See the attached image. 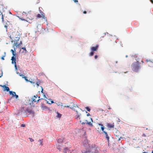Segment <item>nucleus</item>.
<instances>
[{"instance_id":"1","label":"nucleus","mask_w":153,"mask_h":153,"mask_svg":"<svg viewBox=\"0 0 153 153\" xmlns=\"http://www.w3.org/2000/svg\"><path fill=\"white\" fill-rule=\"evenodd\" d=\"M21 35L22 33L20 31L15 30L9 36L10 39L14 41V45L17 48H19L20 46L22 44L21 41H20L19 43L17 42L19 40Z\"/></svg>"},{"instance_id":"2","label":"nucleus","mask_w":153,"mask_h":153,"mask_svg":"<svg viewBox=\"0 0 153 153\" xmlns=\"http://www.w3.org/2000/svg\"><path fill=\"white\" fill-rule=\"evenodd\" d=\"M134 58L136 60V61H134V71L137 72L141 68V63L143 64V62L142 59L140 58L139 55H135Z\"/></svg>"},{"instance_id":"3","label":"nucleus","mask_w":153,"mask_h":153,"mask_svg":"<svg viewBox=\"0 0 153 153\" xmlns=\"http://www.w3.org/2000/svg\"><path fill=\"white\" fill-rule=\"evenodd\" d=\"M26 110V105H23L21 106L20 109L18 112V114H27Z\"/></svg>"},{"instance_id":"4","label":"nucleus","mask_w":153,"mask_h":153,"mask_svg":"<svg viewBox=\"0 0 153 153\" xmlns=\"http://www.w3.org/2000/svg\"><path fill=\"white\" fill-rule=\"evenodd\" d=\"M11 51L12 52L13 56L11 60H12V64H14V66L16 70H17V65L16 63V59L15 57H14V56L16 55V53L14 52V51L13 49L11 50Z\"/></svg>"},{"instance_id":"5","label":"nucleus","mask_w":153,"mask_h":153,"mask_svg":"<svg viewBox=\"0 0 153 153\" xmlns=\"http://www.w3.org/2000/svg\"><path fill=\"white\" fill-rule=\"evenodd\" d=\"M33 13L31 11H30L27 12V18L30 20H32L34 18Z\"/></svg>"},{"instance_id":"6","label":"nucleus","mask_w":153,"mask_h":153,"mask_svg":"<svg viewBox=\"0 0 153 153\" xmlns=\"http://www.w3.org/2000/svg\"><path fill=\"white\" fill-rule=\"evenodd\" d=\"M27 114L29 113L30 114L34 115V112L32 110L31 107H28L26 108V110Z\"/></svg>"},{"instance_id":"7","label":"nucleus","mask_w":153,"mask_h":153,"mask_svg":"<svg viewBox=\"0 0 153 153\" xmlns=\"http://www.w3.org/2000/svg\"><path fill=\"white\" fill-rule=\"evenodd\" d=\"M99 148L95 145H94L92 146V150H94L95 151V153H98V150L99 149Z\"/></svg>"},{"instance_id":"8","label":"nucleus","mask_w":153,"mask_h":153,"mask_svg":"<svg viewBox=\"0 0 153 153\" xmlns=\"http://www.w3.org/2000/svg\"><path fill=\"white\" fill-rule=\"evenodd\" d=\"M36 17L37 18H40L42 17L43 19H44L45 21L46 22L47 21V18L46 17H45L44 14H42L41 15L38 14L36 16Z\"/></svg>"},{"instance_id":"9","label":"nucleus","mask_w":153,"mask_h":153,"mask_svg":"<svg viewBox=\"0 0 153 153\" xmlns=\"http://www.w3.org/2000/svg\"><path fill=\"white\" fill-rule=\"evenodd\" d=\"M106 126L110 130L111 129L114 128V123L112 124H111L110 123H108L106 125Z\"/></svg>"},{"instance_id":"10","label":"nucleus","mask_w":153,"mask_h":153,"mask_svg":"<svg viewBox=\"0 0 153 153\" xmlns=\"http://www.w3.org/2000/svg\"><path fill=\"white\" fill-rule=\"evenodd\" d=\"M119 134H120V133L119 131L116 132L115 134V135L118 138V141H120V138H122V137L121 136H119Z\"/></svg>"},{"instance_id":"11","label":"nucleus","mask_w":153,"mask_h":153,"mask_svg":"<svg viewBox=\"0 0 153 153\" xmlns=\"http://www.w3.org/2000/svg\"><path fill=\"white\" fill-rule=\"evenodd\" d=\"M99 47L98 45H96L95 47H92L91 48L92 51H97V50Z\"/></svg>"},{"instance_id":"12","label":"nucleus","mask_w":153,"mask_h":153,"mask_svg":"<svg viewBox=\"0 0 153 153\" xmlns=\"http://www.w3.org/2000/svg\"><path fill=\"white\" fill-rule=\"evenodd\" d=\"M1 86L3 88H4V91H9H9H10V89L8 87L6 86L5 85H4L3 86L1 85Z\"/></svg>"},{"instance_id":"13","label":"nucleus","mask_w":153,"mask_h":153,"mask_svg":"<svg viewBox=\"0 0 153 153\" xmlns=\"http://www.w3.org/2000/svg\"><path fill=\"white\" fill-rule=\"evenodd\" d=\"M23 78H24L25 79V81L27 82H30L32 84H34L35 83V82H33V81H29L27 79V77L26 76H24L23 77Z\"/></svg>"},{"instance_id":"14","label":"nucleus","mask_w":153,"mask_h":153,"mask_svg":"<svg viewBox=\"0 0 153 153\" xmlns=\"http://www.w3.org/2000/svg\"><path fill=\"white\" fill-rule=\"evenodd\" d=\"M103 133L105 134V137L107 139V140H108V141H109V137L108 136V134H107V132L105 131H103Z\"/></svg>"},{"instance_id":"15","label":"nucleus","mask_w":153,"mask_h":153,"mask_svg":"<svg viewBox=\"0 0 153 153\" xmlns=\"http://www.w3.org/2000/svg\"><path fill=\"white\" fill-rule=\"evenodd\" d=\"M70 152H70V150H69L67 148H65V149H64V153H70Z\"/></svg>"},{"instance_id":"16","label":"nucleus","mask_w":153,"mask_h":153,"mask_svg":"<svg viewBox=\"0 0 153 153\" xmlns=\"http://www.w3.org/2000/svg\"><path fill=\"white\" fill-rule=\"evenodd\" d=\"M47 103L48 104H51L54 103V102L53 100H52L51 99H49L48 101H47Z\"/></svg>"},{"instance_id":"17","label":"nucleus","mask_w":153,"mask_h":153,"mask_svg":"<svg viewBox=\"0 0 153 153\" xmlns=\"http://www.w3.org/2000/svg\"><path fill=\"white\" fill-rule=\"evenodd\" d=\"M36 81H35V82L34 81V80H33V82H35V83H36V85H37V87H38V86H39V84H40V83L39 82H38V81H39L38 79L36 78Z\"/></svg>"},{"instance_id":"18","label":"nucleus","mask_w":153,"mask_h":153,"mask_svg":"<svg viewBox=\"0 0 153 153\" xmlns=\"http://www.w3.org/2000/svg\"><path fill=\"white\" fill-rule=\"evenodd\" d=\"M43 100V99L41 98L40 99H39L38 100H36L35 99H33L32 102H38L40 100Z\"/></svg>"},{"instance_id":"19","label":"nucleus","mask_w":153,"mask_h":153,"mask_svg":"<svg viewBox=\"0 0 153 153\" xmlns=\"http://www.w3.org/2000/svg\"><path fill=\"white\" fill-rule=\"evenodd\" d=\"M9 94L10 95H12L13 97H15V95L16 94V93L15 92L12 91H9Z\"/></svg>"},{"instance_id":"20","label":"nucleus","mask_w":153,"mask_h":153,"mask_svg":"<svg viewBox=\"0 0 153 153\" xmlns=\"http://www.w3.org/2000/svg\"><path fill=\"white\" fill-rule=\"evenodd\" d=\"M98 125L99 126H101V129L103 131H103H104V126H103V125L100 124H99V123L98 124Z\"/></svg>"},{"instance_id":"21","label":"nucleus","mask_w":153,"mask_h":153,"mask_svg":"<svg viewBox=\"0 0 153 153\" xmlns=\"http://www.w3.org/2000/svg\"><path fill=\"white\" fill-rule=\"evenodd\" d=\"M56 104L58 105V106H62V107H63V104L62 103L60 102H58L57 103H56Z\"/></svg>"},{"instance_id":"22","label":"nucleus","mask_w":153,"mask_h":153,"mask_svg":"<svg viewBox=\"0 0 153 153\" xmlns=\"http://www.w3.org/2000/svg\"><path fill=\"white\" fill-rule=\"evenodd\" d=\"M1 15V19H2V22H3L4 21V16H3V15L2 14V12H1L0 11V16Z\"/></svg>"},{"instance_id":"23","label":"nucleus","mask_w":153,"mask_h":153,"mask_svg":"<svg viewBox=\"0 0 153 153\" xmlns=\"http://www.w3.org/2000/svg\"><path fill=\"white\" fill-rule=\"evenodd\" d=\"M27 13V12H23L22 13V16H25L26 17Z\"/></svg>"},{"instance_id":"24","label":"nucleus","mask_w":153,"mask_h":153,"mask_svg":"<svg viewBox=\"0 0 153 153\" xmlns=\"http://www.w3.org/2000/svg\"><path fill=\"white\" fill-rule=\"evenodd\" d=\"M57 142L58 143H61L62 142V140L61 139H59L58 140Z\"/></svg>"},{"instance_id":"25","label":"nucleus","mask_w":153,"mask_h":153,"mask_svg":"<svg viewBox=\"0 0 153 153\" xmlns=\"http://www.w3.org/2000/svg\"><path fill=\"white\" fill-rule=\"evenodd\" d=\"M85 121L87 122V123H86V124H88L89 125L92 126V124L91 122H87V120H86Z\"/></svg>"},{"instance_id":"26","label":"nucleus","mask_w":153,"mask_h":153,"mask_svg":"<svg viewBox=\"0 0 153 153\" xmlns=\"http://www.w3.org/2000/svg\"><path fill=\"white\" fill-rule=\"evenodd\" d=\"M22 49L24 51L23 52V53H24V52L26 53L27 52V50H26L25 48L22 47Z\"/></svg>"},{"instance_id":"27","label":"nucleus","mask_w":153,"mask_h":153,"mask_svg":"<svg viewBox=\"0 0 153 153\" xmlns=\"http://www.w3.org/2000/svg\"><path fill=\"white\" fill-rule=\"evenodd\" d=\"M94 51H92L91 52L89 53V55L90 56H93L94 55Z\"/></svg>"},{"instance_id":"28","label":"nucleus","mask_w":153,"mask_h":153,"mask_svg":"<svg viewBox=\"0 0 153 153\" xmlns=\"http://www.w3.org/2000/svg\"><path fill=\"white\" fill-rule=\"evenodd\" d=\"M82 152L83 153H90V152L87 151H83Z\"/></svg>"},{"instance_id":"29","label":"nucleus","mask_w":153,"mask_h":153,"mask_svg":"<svg viewBox=\"0 0 153 153\" xmlns=\"http://www.w3.org/2000/svg\"><path fill=\"white\" fill-rule=\"evenodd\" d=\"M86 109L88 111H90V109L89 107H86Z\"/></svg>"},{"instance_id":"30","label":"nucleus","mask_w":153,"mask_h":153,"mask_svg":"<svg viewBox=\"0 0 153 153\" xmlns=\"http://www.w3.org/2000/svg\"><path fill=\"white\" fill-rule=\"evenodd\" d=\"M70 107V106H68V105H64V106H63V107H62V108H64L65 107Z\"/></svg>"},{"instance_id":"31","label":"nucleus","mask_w":153,"mask_h":153,"mask_svg":"<svg viewBox=\"0 0 153 153\" xmlns=\"http://www.w3.org/2000/svg\"><path fill=\"white\" fill-rule=\"evenodd\" d=\"M76 112H77V115H76V116H77V118H79L80 119V118L79 117V114L78 113V112L77 111H76Z\"/></svg>"},{"instance_id":"32","label":"nucleus","mask_w":153,"mask_h":153,"mask_svg":"<svg viewBox=\"0 0 153 153\" xmlns=\"http://www.w3.org/2000/svg\"><path fill=\"white\" fill-rule=\"evenodd\" d=\"M3 4L2 0H0V5H3Z\"/></svg>"},{"instance_id":"33","label":"nucleus","mask_w":153,"mask_h":153,"mask_svg":"<svg viewBox=\"0 0 153 153\" xmlns=\"http://www.w3.org/2000/svg\"><path fill=\"white\" fill-rule=\"evenodd\" d=\"M21 126L22 127H25V124H22L21 125Z\"/></svg>"},{"instance_id":"34","label":"nucleus","mask_w":153,"mask_h":153,"mask_svg":"<svg viewBox=\"0 0 153 153\" xmlns=\"http://www.w3.org/2000/svg\"><path fill=\"white\" fill-rule=\"evenodd\" d=\"M39 141L40 142V145H42V140H39Z\"/></svg>"},{"instance_id":"35","label":"nucleus","mask_w":153,"mask_h":153,"mask_svg":"<svg viewBox=\"0 0 153 153\" xmlns=\"http://www.w3.org/2000/svg\"><path fill=\"white\" fill-rule=\"evenodd\" d=\"M3 75V72L1 70V73L0 74V77H1Z\"/></svg>"},{"instance_id":"36","label":"nucleus","mask_w":153,"mask_h":153,"mask_svg":"<svg viewBox=\"0 0 153 153\" xmlns=\"http://www.w3.org/2000/svg\"><path fill=\"white\" fill-rule=\"evenodd\" d=\"M58 117H60L61 116V114L59 113H58Z\"/></svg>"},{"instance_id":"37","label":"nucleus","mask_w":153,"mask_h":153,"mask_svg":"<svg viewBox=\"0 0 153 153\" xmlns=\"http://www.w3.org/2000/svg\"><path fill=\"white\" fill-rule=\"evenodd\" d=\"M29 139L31 142H33L34 141V140L31 138H29Z\"/></svg>"},{"instance_id":"38","label":"nucleus","mask_w":153,"mask_h":153,"mask_svg":"<svg viewBox=\"0 0 153 153\" xmlns=\"http://www.w3.org/2000/svg\"><path fill=\"white\" fill-rule=\"evenodd\" d=\"M15 97H16V98L17 99L18 97V96L16 94L15 95Z\"/></svg>"},{"instance_id":"39","label":"nucleus","mask_w":153,"mask_h":153,"mask_svg":"<svg viewBox=\"0 0 153 153\" xmlns=\"http://www.w3.org/2000/svg\"><path fill=\"white\" fill-rule=\"evenodd\" d=\"M20 19L22 20L25 21V19L23 17H22V18H20Z\"/></svg>"},{"instance_id":"40","label":"nucleus","mask_w":153,"mask_h":153,"mask_svg":"<svg viewBox=\"0 0 153 153\" xmlns=\"http://www.w3.org/2000/svg\"><path fill=\"white\" fill-rule=\"evenodd\" d=\"M97 55H95L94 56V58L95 59H97Z\"/></svg>"},{"instance_id":"41","label":"nucleus","mask_w":153,"mask_h":153,"mask_svg":"<svg viewBox=\"0 0 153 153\" xmlns=\"http://www.w3.org/2000/svg\"><path fill=\"white\" fill-rule=\"evenodd\" d=\"M4 56H2L1 58V59L3 60H4Z\"/></svg>"},{"instance_id":"42","label":"nucleus","mask_w":153,"mask_h":153,"mask_svg":"<svg viewBox=\"0 0 153 153\" xmlns=\"http://www.w3.org/2000/svg\"><path fill=\"white\" fill-rule=\"evenodd\" d=\"M40 13H41V14H44V13L43 12H42L41 10H40Z\"/></svg>"},{"instance_id":"43","label":"nucleus","mask_w":153,"mask_h":153,"mask_svg":"<svg viewBox=\"0 0 153 153\" xmlns=\"http://www.w3.org/2000/svg\"><path fill=\"white\" fill-rule=\"evenodd\" d=\"M34 97L36 98H37L38 96L37 95H36V96H34Z\"/></svg>"},{"instance_id":"44","label":"nucleus","mask_w":153,"mask_h":153,"mask_svg":"<svg viewBox=\"0 0 153 153\" xmlns=\"http://www.w3.org/2000/svg\"><path fill=\"white\" fill-rule=\"evenodd\" d=\"M74 1L75 2H77L78 1L77 0H74Z\"/></svg>"},{"instance_id":"45","label":"nucleus","mask_w":153,"mask_h":153,"mask_svg":"<svg viewBox=\"0 0 153 153\" xmlns=\"http://www.w3.org/2000/svg\"><path fill=\"white\" fill-rule=\"evenodd\" d=\"M142 136H144V137H146V135L145 134H143V135H142Z\"/></svg>"},{"instance_id":"46","label":"nucleus","mask_w":153,"mask_h":153,"mask_svg":"<svg viewBox=\"0 0 153 153\" xmlns=\"http://www.w3.org/2000/svg\"><path fill=\"white\" fill-rule=\"evenodd\" d=\"M20 76H22V78H23V77L24 76H24L23 74H21L20 75Z\"/></svg>"},{"instance_id":"47","label":"nucleus","mask_w":153,"mask_h":153,"mask_svg":"<svg viewBox=\"0 0 153 153\" xmlns=\"http://www.w3.org/2000/svg\"><path fill=\"white\" fill-rule=\"evenodd\" d=\"M83 13H84V14H86V13H87V12L86 11H84L83 12Z\"/></svg>"},{"instance_id":"48","label":"nucleus","mask_w":153,"mask_h":153,"mask_svg":"<svg viewBox=\"0 0 153 153\" xmlns=\"http://www.w3.org/2000/svg\"><path fill=\"white\" fill-rule=\"evenodd\" d=\"M42 90L41 91V92L42 93H43V88L42 87Z\"/></svg>"},{"instance_id":"49","label":"nucleus","mask_w":153,"mask_h":153,"mask_svg":"<svg viewBox=\"0 0 153 153\" xmlns=\"http://www.w3.org/2000/svg\"><path fill=\"white\" fill-rule=\"evenodd\" d=\"M150 1L153 4V0H150Z\"/></svg>"},{"instance_id":"50","label":"nucleus","mask_w":153,"mask_h":153,"mask_svg":"<svg viewBox=\"0 0 153 153\" xmlns=\"http://www.w3.org/2000/svg\"><path fill=\"white\" fill-rule=\"evenodd\" d=\"M108 109H111V108L109 106L108 108Z\"/></svg>"},{"instance_id":"51","label":"nucleus","mask_w":153,"mask_h":153,"mask_svg":"<svg viewBox=\"0 0 153 153\" xmlns=\"http://www.w3.org/2000/svg\"><path fill=\"white\" fill-rule=\"evenodd\" d=\"M85 123H84V122H82V125L85 124Z\"/></svg>"},{"instance_id":"52","label":"nucleus","mask_w":153,"mask_h":153,"mask_svg":"<svg viewBox=\"0 0 153 153\" xmlns=\"http://www.w3.org/2000/svg\"><path fill=\"white\" fill-rule=\"evenodd\" d=\"M11 99H11H9V100H8V102H9V101H10V100Z\"/></svg>"},{"instance_id":"53","label":"nucleus","mask_w":153,"mask_h":153,"mask_svg":"<svg viewBox=\"0 0 153 153\" xmlns=\"http://www.w3.org/2000/svg\"><path fill=\"white\" fill-rule=\"evenodd\" d=\"M87 115V116H90V114H89V113H88Z\"/></svg>"},{"instance_id":"54","label":"nucleus","mask_w":153,"mask_h":153,"mask_svg":"<svg viewBox=\"0 0 153 153\" xmlns=\"http://www.w3.org/2000/svg\"><path fill=\"white\" fill-rule=\"evenodd\" d=\"M44 97H45L46 98V96H45V95H44Z\"/></svg>"},{"instance_id":"55","label":"nucleus","mask_w":153,"mask_h":153,"mask_svg":"<svg viewBox=\"0 0 153 153\" xmlns=\"http://www.w3.org/2000/svg\"><path fill=\"white\" fill-rule=\"evenodd\" d=\"M143 153H148L146 152H143Z\"/></svg>"},{"instance_id":"56","label":"nucleus","mask_w":153,"mask_h":153,"mask_svg":"<svg viewBox=\"0 0 153 153\" xmlns=\"http://www.w3.org/2000/svg\"><path fill=\"white\" fill-rule=\"evenodd\" d=\"M57 149H59L60 150V149H59V148H58V147H57Z\"/></svg>"},{"instance_id":"57","label":"nucleus","mask_w":153,"mask_h":153,"mask_svg":"<svg viewBox=\"0 0 153 153\" xmlns=\"http://www.w3.org/2000/svg\"><path fill=\"white\" fill-rule=\"evenodd\" d=\"M44 108H47V107H46V106H44Z\"/></svg>"},{"instance_id":"58","label":"nucleus","mask_w":153,"mask_h":153,"mask_svg":"<svg viewBox=\"0 0 153 153\" xmlns=\"http://www.w3.org/2000/svg\"><path fill=\"white\" fill-rule=\"evenodd\" d=\"M91 121H93V120H92V119L91 118Z\"/></svg>"},{"instance_id":"59","label":"nucleus","mask_w":153,"mask_h":153,"mask_svg":"<svg viewBox=\"0 0 153 153\" xmlns=\"http://www.w3.org/2000/svg\"><path fill=\"white\" fill-rule=\"evenodd\" d=\"M96 129H97V128ZM97 129H99V128H97Z\"/></svg>"},{"instance_id":"60","label":"nucleus","mask_w":153,"mask_h":153,"mask_svg":"<svg viewBox=\"0 0 153 153\" xmlns=\"http://www.w3.org/2000/svg\"><path fill=\"white\" fill-rule=\"evenodd\" d=\"M70 153H74L73 152H70Z\"/></svg>"},{"instance_id":"61","label":"nucleus","mask_w":153,"mask_h":153,"mask_svg":"<svg viewBox=\"0 0 153 153\" xmlns=\"http://www.w3.org/2000/svg\"><path fill=\"white\" fill-rule=\"evenodd\" d=\"M152 153H153V151H152Z\"/></svg>"},{"instance_id":"62","label":"nucleus","mask_w":153,"mask_h":153,"mask_svg":"<svg viewBox=\"0 0 153 153\" xmlns=\"http://www.w3.org/2000/svg\"><path fill=\"white\" fill-rule=\"evenodd\" d=\"M39 98H40V97H39Z\"/></svg>"}]
</instances>
